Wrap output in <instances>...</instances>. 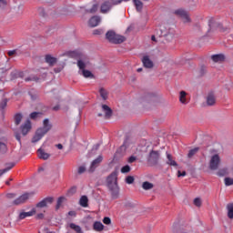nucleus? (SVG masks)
<instances>
[{
    "mask_svg": "<svg viewBox=\"0 0 233 233\" xmlns=\"http://www.w3.org/2000/svg\"><path fill=\"white\" fill-rule=\"evenodd\" d=\"M107 187L114 199L119 196V187L117 186V171H113L106 178Z\"/></svg>",
    "mask_w": 233,
    "mask_h": 233,
    "instance_id": "nucleus-1",
    "label": "nucleus"
},
{
    "mask_svg": "<svg viewBox=\"0 0 233 233\" xmlns=\"http://www.w3.org/2000/svg\"><path fill=\"white\" fill-rule=\"evenodd\" d=\"M43 125V127H40L36 130L35 135L32 138V143H37V141H41L43 137L52 129V124H50V120H48V118L44 120Z\"/></svg>",
    "mask_w": 233,
    "mask_h": 233,
    "instance_id": "nucleus-2",
    "label": "nucleus"
},
{
    "mask_svg": "<svg viewBox=\"0 0 233 233\" xmlns=\"http://www.w3.org/2000/svg\"><path fill=\"white\" fill-rule=\"evenodd\" d=\"M77 66L79 68L78 73L80 76H83L86 78L94 79V74L90 72V70H86L88 66H90V63L85 59H79L77 61Z\"/></svg>",
    "mask_w": 233,
    "mask_h": 233,
    "instance_id": "nucleus-3",
    "label": "nucleus"
},
{
    "mask_svg": "<svg viewBox=\"0 0 233 233\" xmlns=\"http://www.w3.org/2000/svg\"><path fill=\"white\" fill-rule=\"evenodd\" d=\"M60 57H69L72 59H86V53L81 49L74 51H65L60 55Z\"/></svg>",
    "mask_w": 233,
    "mask_h": 233,
    "instance_id": "nucleus-4",
    "label": "nucleus"
},
{
    "mask_svg": "<svg viewBox=\"0 0 233 233\" xmlns=\"http://www.w3.org/2000/svg\"><path fill=\"white\" fill-rule=\"evenodd\" d=\"M159 32H160V36L161 37H166L167 41H171L174 39V28L170 27V25L168 24H164L161 25L159 27Z\"/></svg>",
    "mask_w": 233,
    "mask_h": 233,
    "instance_id": "nucleus-5",
    "label": "nucleus"
},
{
    "mask_svg": "<svg viewBox=\"0 0 233 233\" xmlns=\"http://www.w3.org/2000/svg\"><path fill=\"white\" fill-rule=\"evenodd\" d=\"M106 37L110 43H115L116 45H119L125 41V36L119 35L114 31H108L106 34Z\"/></svg>",
    "mask_w": 233,
    "mask_h": 233,
    "instance_id": "nucleus-6",
    "label": "nucleus"
},
{
    "mask_svg": "<svg viewBox=\"0 0 233 233\" xmlns=\"http://www.w3.org/2000/svg\"><path fill=\"white\" fill-rule=\"evenodd\" d=\"M220 164H221V157H219V155L218 154L213 155L209 160L210 170H218L219 168Z\"/></svg>",
    "mask_w": 233,
    "mask_h": 233,
    "instance_id": "nucleus-7",
    "label": "nucleus"
},
{
    "mask_svg": "<svg viewBox=\"0 0 233 233\" xmlns=\"http://www.w3.org/2000/svg\"><path fill=\"white\" fill-rule=\"evenodd\" d=\"M9 57H30V54L23 49H14L7 52Z\"/></svg>",
    "mask_w": 233,
    "mask_h": 233,
    "instance_id": "nucleus-8",
    "label": "nucleus"
},
{
    "mask_svg": "<svg viewBox=\"0 0 233 233\" xmlns=\"http://www.w3.org/2000/svg\"><path fill=\"white\" fill-rule=\"evenodd\" d=\"M148 163H150L151 165H157L158 161H159V151H154L152 150L149 153V157L147 159Z\"/></svg>",
    "mask_w": 233,
    "mask_h": 233,
    "instance_id": "nucleus-9",
    "label": "nucleus"
},
{
    "mask_svg": "<svg viewBox=\"0 0 233 233\" xmlns=\"http://www.w3.org/2000/svg\"><path fill=\"white\" fill-rule=\"evenodd\" d=\"M54 203V198L47 197L44 198L42 201L36 204L37 208H45V207H48V205H52Z\"/></svg>",
    "mask_w": 233,
    "mask_h": 233,
    "instance_id": "nucleus-10",
    "label": "nucleus"
},
{
    "mask_svg": "<svg viewBox=\"0 0 233 233\" xmlns=\"http://www.w3.org/2000/svg\"><path fill=\"white\" fill-rule=\"evenodd\" d=\"M30 198V194L25 193L22 196L18 197L16 199L13 201V205H23V203H26L28 198Z\"/></svg>",
    "mask_w": 233,
    "mask_h": 233,
    "instance_id": "nucleus-11",
    "label": "nucleus"
},
{
    "mask_svg": "<svg viewBox=\"0 0 233 233\" xmlns=\"http://www.w3.org/2000/svg\"><path fill=\"white\" fill-rule=\"evenodd\" d=\"M177 15H180L182 17L184 23H190V15L185 9H178L176 11Z\"/></svg>",
    "mask_w": 233,
    "mask_h": 233,
    "instance_id": "nucleus-12",
    "label": "nucleus"
},
{
    "mask_svg": "<svg viewBox=\"0 0 233 233\" xmlns=\"http://www.w3.org/2000/svg\"><path fill=\"white\" fill-rule=\"evenodd\" d=\"M110 10H112V5H111L110 1H104L100 5L101 14H108V12H110Z\"/></svg>",
    "mask_w": 233,
    "mask_h": 233,
    "instance_id": "nucleus-13",
    "label": "nucleus"
},
{
    "mask_svg": "<svg viewBox=\"0 0 233 233\" xmlns=\"http://www.w3.org/2000/svg\"><path fill=\"white\" fill-rule=\"evenodd\" d=\"M103 161V157L99 156L95 160L92 161L89 171L94 172L97 167H99V164Z\"/></svg>",
    "mask_w": 233,
    "mask_h": 233,
    "instance_id": "nucleus-14",
    "label": "nucleus"
},
{
    "mask_svg": "<svg viewBox=\"0 0 233 233\" xmlns=\"http://www.w3.org/2000/svg\"><path fill=\"white\" fill-rule=\"evenodd\" d=\"M159 97L157 96V94L156 93H149L145 96V100L147 103H156L157 102Z\"/></svg>",
    "mask_w": 233,
    "mask_h": 233,
    "instance_id": "nucleus-15",
    "label": "nucleus"
},
{
    "mask_svg": "<svg viewBox=\"0 0 233 233\" xmlns=\"http://www.w3.org/2000/svg\"><path fill=\"white\" fill-rule=\"evenodd\" d=\"M31 128H32V124L30 123V120L25 121V123L21 127L23 136H26V134L30 132Z\"/></svg>",
    "mask_w": 233,
    "mask_h": 233,
    "instance_id": "nucleus-16",
    "label": "nucleus"
},
{
    "mask_svg": "<svg viewBox=\"0 0 233 233\" xmlns=\"http://www.w3.org/2000/svg\"><path fill=\"white\" fill-rule=\"evenodd\" d=\"M102 112L105 113L106 119H109V117H112V108L106 105H102Z\"/></svg>",
    "mask_w": 233,
    "mask_h": 233,
    "instance_id": "nucleus-17",
    "label": "nucleus"
},
{
    "mask_svg": "<svg viewBox=\"0 0 233 233\" xmlns=\"http://www.w3.org/2000/svg\"><path fill=\"white\" fill-rule=\"evenodd\" d=\"M37 155L39 159H44L45 161L50 157V154L46 153L43 148L37 150Z\"/></svg>",
    "mask_w": 233,
    "mask_h": 233,
    "instance_id": "nucleus-18",
    "label": "nucleus"
},
{
    "mask_svg": "<svg viewBox=\"0 0 233 233\" xmlns=\"http://www.w3.org/2000/svg\"><path fill=\"white\" fill-rule=\"evenodd\" d=\"M99 23H101V17L99 16H93L90 18L88 25L89 26H97V25H99Z\"/></svg>",
    "mask_w": 233,
    "mask_h": 233,
    "instance_id": "nucleus-19",
    "label": "nucleus"
},
{
    "mask_svg": "<svg viewBox=\"0 0 233 233\" xmlns=\"http://www.w3.org/2000/svg\"><path fill=\"white\" fill-rule=\"evenodd\" d=\"M34 215H35V208H33L29 212H21L19 214V219H25L26 218H31V216H34Z\"/></svg>",
    "mask_w": 233,
    "mask_h": 233,
    "instance_id": "nucleus-20",
    "label": "nucleus"
},
{
    "mask_svg": "<svg viewBox=\"0 0 233 233\" xmlns=\"http://www.w3.org/2000/svg\"><path fill=\"white\" fill-rule=\"evenodd\" d=\"M207 105L208 106H213V105H216V96H214L213 94H209L207 96Z\"/></svg>",
    "mask_w": 233,
    "mask_h": 233,
    "instance_id": "nucleus-21",
    "label": "nucleus"
},
{
    "mask_svg": "<svg viewBox=\"0 0 233 233\" xmlns=\"http://www.w3.org/2000/svg\"><path fill=\"white\" fill-rule=\"evenodd\" d=\"M94 230L96 232H102V230L105 228V226L100 221H96L93 225Z\"/></svg>",
    "mask_w": 233,
    "mask_h": 233,
    "instance_id": "nucleus-22",
    "label": "nucleus"
},
{
    "mask_svg": "<svg viewBox=\"0 0 233 233\" xmlns=\"http://www.w3.org/2000/svg\"><path fill=\"white\" fill-rule=\"evenodd\" d=\"M133 5L137 12H141L143 10V2L141 0H133Z\"/></svg>",
    "mask_w": 233,
    "mask_h": 233,
    "instance_id": "nucleus-23",
    "label": "nucleus"
},
{
    "mask_svg": "<svg viewBox=\"0 0 233 233\" xmlns=\"http://www.w3.org/2000/svg\"><path fill=\"white\" fill-rule=\"evenodd\" d=\"M142 63H143L145 68H153L154 67V62H152L151 59H143Z\"/></svg>",
    "mask_w": 233,
    "mask_h": 233,
    "instance_id": "nucleus-24",
    "label": "nucleus"
},
{
    "mask_svg": "<svg viewBox=\"0 0 233 233\" xmlns=\"http://www.w3.org/2000/svg\"><path fill=\"white\" fill-rule=\"evenodd\" d=\"M7 105H8V99L3 98L2 101L0 102V112H2V114L5 113V109L6 108Z\"/></svg>",
    "mask_w": 233,
    "mask_h": 233,
    "instance_id": "nucleus-25",
    "label": "nucleus"
},
{
    "mask_svg": "<svg viewBox=\"0 0 233 233\" xmlns=\"http://www.w3.org/2000/svg\"><path fill=\"white\" fill-rule=\"evenodd\" d=\"M167 165H170V167H177V162H176V160H173L172 158V155L170 154H167Z\"/></svg>",
    "mask_w": 233,
    "mask_h": 233,
    "instance_id": "nucleus-26",
    "label": "nucleus"
},
{
    "mask_svg": "<svg viewBox=\"0 0 233 233\" xmlns=\"http://www.w3.org/2000/svg\"><path fill=\"white\" fill-rule=\"evenodd\" d=\"M79 203H80V206H81V207H84V208L88 207V197H86V196H82V197L80 198Z\"/></svg>",
    "mask_w": 233,
    "mask_h": 233,
    "instance_id": "nucleus-27",
    "label": "nucleus"
},
{
    "mask_svg": "<svg viewBox=\"0 0 233 233\" xmlns=\"http://www.w3.org/2000/svg\"><path fill=\"white\" fill-rule=\"evenodd\" d=\"M179 101L183 105H187V92L180 91V93H179Z\"/></svg>",
    "mask_w": 233,
    "mask_h": 233,
    "instance_id": "nucleus-28",
    "label": "nucleus"
},
{
    "mask_svg": "<svg viewBox=\"0 0 233 233\" xmlns=\"http://www.w3.org/2000/svg\"><path fill=\"white\" fill-rule=\"evenodd\" d=\"M228 218L233 219V204L227 205Z\"/></svg>",
    "mask_w": 233,
    "mask_h": 233,
    "instance_id": "nucleus-29",
    "label": "nucleus"
},
{
    "mask_svg": "<svg viewBox=\"0 0 233 233\" xmlns=\"http://www.w3.org/2000/svg\"><path fill=\"white\" fill-rule=\"evenodd\" d=\"M142 188L144 190H152V188H154V184H152L148 181L143 182Z\"/></svg>",
    "mask_w": 233,
    "mask_h": 233,
    "instance_id": "nucleus-30",
    "label": "nucleus"
},
{
    "mask_svg": "<svg viewBox=\"0 0 233 233\" xmlns=\"http://www.w3.org/2000/svg\"><path fill=\"white\" fill-rule=\"evenodd\" d=\"M65 201H66V198L59 197L57 199V202H56V209L59 210V208H61V205H63V203H65Z\"/></svg>",
    "mask_w": 233,
    "mask_h": 233,
    "instance_id": "nucleus-31",
    "label": "nucleus"
},
{
    "mask_svg": "<svg viewBox=\"0 0 233 233\" xmlns=\"http://www.w3.org/2000/svg\"><path fill=\"white\" fill-rule=\"evenodd\" d=\"M99 94L104 101H106V99H108V92L105 88H100Z\"/></svg>",
    "mask_w": 233,
    "mask_h": 233,
    "instance_id": "nucleus-32",
    "label": "nucleus"
},
{
    "mask_svg": "<svg viewBox=\"0 0 233 233\" xmlns=\"http://www.w3.org/2000/svg\"><path fill=\"white\" fill-rule=\"evenodd\" d=\"M227 57L228 56L223 53L210 56L211 59H227Z\"/></svg>",
    "mask_w": 233,
    "mask_h": 233,
    "instance_id": "nucleus-33",
    "label": "nucleus"
},
{
    "mask_svg": "<svg viewBox=\"0 0 233 233\" xmlns=\"http://www.w3.org/2000/svg\"><path fill=\"white\" fill-rule=\"evenodd\" d=\"M198 152H199V147H195L193 149H190L188 154H187V157L189 159L194 157V156H196V154H198Z\"/></svg>",
    "mask_w": 233,
    "mask_h": 233,
    "instance_id": "nucleus-34",
    "label": "nucleus"
},
{
    "mask_svg": "<svg viewBox=\"0 0 233 233\" xmlns=\"http://www.w3.org/2000/svg\"><path fill=\"white\" fill-rule=\"evenodd\" d=\"M22 120H23V115H21V113H17L15 115V125H20Z\"/></svg>",
    "mask_w": 233,
    "mask_h": 233,
    "instance_id": "nucleus-35",
    "label": "nucleus"
},
{
    "mask_svg": "<svg viewBox=\"0 0 233 233\" xmlns=\"http://www.w3.org/2000/svg\"><path fill=\"white\" fill-rule=\"evenodd\" d=\"M182 59H194L196 56L190 52H184L181 56Z\"/></svg>",
    "mask_w": 233,
    "mask_h": 233,
    "instance_id": "nucleus-36",
    "label": "nucleus"
},
{
    "mask_svg": "<svg viewBox=\"0 0 233 233\" xmlns=\"http://www.w3.org/2000/svg\"><path fill=\"white\" fill-rule=\"evenodd\" d=\"M97 10H99V5H97V4H94L92 5V8L88 9L86 12L87 14H96Z\"/></svg>",
    "mask_w": 233,
    "mask_h": 233,
    "instance_id": "nucleus-37",
    "label": "nucleus"
},
{
    "mask_svg": "<svg viewBox=\"0 0 233 233\" xmlns=\"http://www.w3.org/2000/svg\"><path fill=\"white\" fill-rule=\"evenodd\" d=\"M15 164H10L9 167H5V169H0V177L3 176V174H6V172H9V170H12L14 168Z\"/></svg>",
    "mask_w": 233,
    "mask_h": 233,
    "instance_id": "nucleus-38",
    "label": "nucleus"
},
{
    "mask_svg": "<svg viewBox=\"0 0 233 233\" xmlns=\"http://www.w3.org/2000/svg\"><path fill=\"white\" fill-rule=\"evenodd\" d=\"M70 228H72L73 230H75V232H78L81 233V227H79L78 225H76L74 223H71L69 225Z\"/></svg>",
    "mask_w": 233,
    "mask_h": 233,
    "instance_id": "nucleus-39",
    "label": "nucleus"
},
{
    "mask_svg": "<svg viewBox=\"0 0 233 233\" xmlns=\"http://www.w3.org/2000/svg\"><path fill=\"white\" fill-rule=\"evenodd\" d=\"M6 144L0 142V154H6Z\"/></svg>",
    "mask_w": 233,
    "mask_h": 233,
    "instance_id": "nucleus-40",
    "label": "nucleus"
},
{
    "mask_svg": "<svg viewBox=\"0 0 233 233\" xmlns=\"http://www.w3.org/2000/svg\"><path fill=\"white\" fill-rule=\"evenodd\" d=\"M224 183H225L226 187H230L233 185V178L226 177L224 179Z\"/></svg>",
    "mask_w": 233,
    "mask_h": 233,
    "instance_id": "nucleus-41",
    "label": "nucleus"
},
{
    "mask_svg": "<svg viewBox=\"0 0 233 233\" xmlns=\"http://www.w3.org/2000/svg\"><path fill=\"white\" fill-rule=\"evenodd\" d=\"M131 168L130 166L126 165L121 168V173L122 174H128V172H130Z\"/></svg>",
    "mask_w": 233,
    "mask_h": 233,
    "instance_id": "nucleus-42",
    "label": "nucleus"
},
{
    "mask_svg": "<svg viewBox=\"0 0 233 233\" xmlns=\"http://www.w3.org/2000/svg\"><path fill=\"white\" fill-rule=\"evenodd\" d=\"M77 192V187H73L67 191V196H74Z\"/></svg>",
    "mask_w": 233,
    "mask_h": 233,
    "instance_id": "nucleus-43",
    "label": "nucleus"
},
{
    "mask_svg": "<svg viewBox=\"0 0 233 233\" xmlns=\"http://www.w3.org/2000/svg\"><path fill=\"white\" fill-rule=\"evenodd\" d=\"M209 28L210 30H214L216 28V26H219V25H218V23L214 22V20H210L208 23Z\"/></svg>",
    "mask_w": 233,
    "mask_h": 233,
    "instance_id": "nucleus-44",
    "label": "nucleus"
},
{
    "mask_svg": "<svg viewBox=\"0 0 233 233\" xmlns=\"http://www.w3.org/2000/svg\"><path fill=\"white\" fill-rule=\"evenodd\" d=\"M217 175L219 176L220 177H223V176H227V168L218 170Z\"/></svg>",
    "mask_w": 233,
    "mask_h": 233,
    "instance_id": "nucleus-45",
    "label": "nucleus"
},
{
    "mask_svg": "<svg viewBox=\"0 0 233 233\" xmlns=\"http://www.w3.org/2000/svg\"><path fill=\"white\" fill-rule=\"evenodd\" d=\"M201 205H202L201 198H197L194 199V206L195 207L199 208V207H201Z\"/></svg>",
    "mask_w": 233,
    "mask_h": 233,
    "instance_id": "nucleus-46",
    "label": "nucleus"
},
{
    "mask_svg": "<svg viewBox=\"0 0 233 233\" xmlns=\"http://www.w3.org/2000/svg\"><path fill=\"white\" fill-rule=\"evenodd\" d=\"M20 74L19 72H12L11 73V81H14V79H17V77H19Z\"/></svg>",
    "mask_w": 233,
    "mask_h": 233,
    "instance_id": "nucleus-47",
    "label": "nucleus"
},
{
    "mask_svg": "<svg viewBox=\"0 0 233 233\" xmlns=\"http://www.w3.org/2000/svg\"><path fill=\"white\" fill-rule=\"evenodd\" d=\"M126 183H127V185H132V183H134V177L132 176L127 177Z\"/></svg>",
    "mask_w": 233,
    "mask_h": 233,
    "instance_id": "nucleus-48",
    "label": "nucleus"
},
{
    "mask_svg": "<svg viewBox=\"0 0 233 233\" xmlns=\"http://www.w3.org/2000/svg\"><path fill=\"white\" fill-rule=\"evenodd\" d=\"M103 223L105 225H110L112 223V220L110 219V218L105 217L104 219H103Z\"/></svg>",
    "mask_w": 233,
    "mask_h": 233,
    "instance_id": "nucleus-49",
    "label": "nucleus"
},
{
    "mask_svg": "<svg viewBox=\"0 0 233 233\" xmlns=\"http://www.w3.org/2000/svg\"><path fill=\"white\" fill-rule=\"evenodd\" d=\"M78 174H85L86 172V167L85 166H81L78 167Z\"/></svg>",
    "mask_w": 233,
    "mask_h": 233,
    "instance_id": "nucleus-50",
    "label": "nucleus"
},
{
    "mask_svg": "<svg viewBox=\"0 0 233 233\" xmlns=\"http://www.w3.org/2000/svg\"><path fill=\"white\" fill-rule=\"evenodd\" d=\"M56 59H46V63H47V65H50V66H53V65L56 63Z\"/></svg>",
    "mask_w": 233,
    "mask_h": 233,
    "instance_id": "nucleus-51",
    "label": "nucleus"
},
{
    "mask_svg": "<svg viewBox=\"0 0 233 233\" xmlns=\"http://www.w3.org/2000/svg\"><path fill=\"white\" fill-rule=\"evenodd\" d=\"M129 145H130V141L128 139H126L124 141V144L122 145V148H128Z\"/></svg>",
    "mask_w": 233,
    "mask_h": 233,
    "instance_id": "nucleus-52",
    "label": "nucleus"
},
{
    "mask_svg": "<svg viewBox=\"0 0 233 233\" xmlns=\"http://www.w3.org/2000/svg\"><path fill=\"white\" fill-rule=\"evenodd\" d=\"M185 176H187V172L186 171H183V172H181V171H177V177H185Z\"/></svg>",
    "mask_w": 233,
    "mask_h": 233,
    "instance_id": "nucleus-53",
    "label": "nucleus"
},
{
    "mask_svg": "<svg viewBox=\"0 0 233 233\" xmlns=\"http://www.w3.org/2000/svg\"><path fill=\"white\" fill-rule=\"evenodd\" d=\"M123 2V0H111V5L114 6V5H119Z\"/></svg>",
    "mask_w": 233,
    "mask_h": 233,
    "instance_id": "nucleus-54",
    "label": "nucleus"
},
{
    "mask_svg": "<svg viewBox=\"0 0 233 233\" xmlns=\"http://www.w3.org/2000/svg\"><path fill=\"white\" fill-rule=\"evenodd\" d=\"M211 65H215L216 63H223V59H212Z\"/></svg>",
    "mask_w": 233,
    "mask_h": 233,
    "instance_id": "nucleus-55",
    "label": "nucleus"
},
{
    "mask_svg": "<svg viewBox=\"0 0 233 233\" xmlns=\"http://www.w3.org/2000/svg\"><path fill=\"white\" fill-rule=\"evenodd\" d=\"M25 81L28 82V81H39V78L38 77H27L25 78Z\"/></svg>",
    "mask_w": 233,
    "mask_h": 233,
    "instance_id": "nucleus-56",
    "label": "nucleus"
},
{
    "mask_svg": "<svg viewBox=\"0 0 233 233\" xmlns=\"http://www.w3.org/2000/svg\"><path fill=\"white\" fill-rule=\"evenodd\" d=\"M38 115H39V113L33 112V113L30 114V118L31 119H35V117H37Z\"/></svg>",
    "mask_w": 233,
    "mask_h": 233,
    "instance_id": "nucleus-57",
    "label": "nucleus"
},
{
    "mask_svg": "<svg viewBox=\"0 0 233 233\" xmlns=\"http://www.w3.org/2000/svg\"><path fill=\"white\" fill-rule=\"evenodd\" d=\"M137 159V157H134V156H131L129 158H128V163H134L136 160Z\"/></svg>",
    "mask_w": 233,
    "mask_h": 233,
    "instance_id": "nucleus-58",
    "label": "nucleus"
},
{
    "mask_svg": "<svg viewBox=\"0 0 233 233\" xmlns=\"http://www.w3.org/2000/svg\"><path fill=\"white\" fill-rule=\"evenodd\" d=\"M99 147H100L99 144L94 145V146H93V148H92L93 152H94V151L96 152V150H99Z\"/></svg>",
    "mask_w": 233,
    "mask_h": 233,
    "instance_id": "nucleus-59",
    "label": "nucleus"
},
{
    "mask_svg": "<svg viewBox=\"0 0 233 233\" xmlns=\"http://www.w3.org/2000/svg\"><path fill=\"white\" fill-rule=\"evenodd\" d=\"M45 59H56V56H54L53 55L48 54V55H46Z\"/></svg>",
    "mask_w": 233,
    "mask_h": 233,
    "instance_id": "nucleus-60",
    "label": "nucleus"
},
{
    "mask_svg": "<svg viewBox=\"0 0 233 233\" xmlns=\"http://www.w3.org/2000/svg\"><path fill=\"white\" fill-rule=\"evenodd\" d=\"M205 72H207V69H206L205 66H202V67L200 68V76H205Z\"/></svg>",
    "mask_w": 233,
    "mask_h": 233,
    "instance_id": "nucleus-61",
    "label": "nucleus"
},
{
    "mask_svg": "<svg viewBox=\"0 0 233 233\" xmlns=\"http://www.w3.org/2000/svg\"><path fill=\"white\" fill-rule=\"evenodd\" d=\"M6 197L8 198V199H13V198H15V194L9 193V194L6 195Z\"/></svg>",
    "mask_w": 233,
    "mask_h": 233,
    "instance_id": "nucleus-62",
    "label": "nucleus"
},
{
    "mask_svg": "<svg viewBox=\"0 0 233 233\" xmlns=\"http://www.w3.org/2000/svg\"><path fill=\"white\" fill-rule=\"evenodd\" d=\"M15 138L19 143H21V135L19 133L15 134Z\"/></svg>",
    "mask_w": 233,
    "mask_h": 233,
    "instance_id": "nucleus-63",
    "label": "nucleus"
},
{
    "mask_svg": "<svg viewBox=\"0 0 233 233\" xmlns=\"http://www.w3.org/2000/svg\"><path fill=\"white\" fill-rule=\"evenodd\" d=\"M6 5V1L5 0H0V6L3 7Z\"/></svg>",
    "mask_w": 233,
    "mask_h": 233,
    "instance_id": "nucleus-64",
    "label": "nucleus"
}]
</instances>
